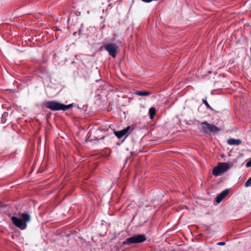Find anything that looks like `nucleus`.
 <instances>
[{"label": "nucleus", "instance_id": "f257e3e1", "mask_svg": "<svg viewBox=\"0 0 251 251\" xmlns=\"http://www.w3.org/2000/svg\"><path fill=\"white\" fill-rule=\"evenodd\" d=\"M45 106L52 111H66L72 107V104L65 105L57 101L51 100L46 102Z\"/></svg>", "mask_w": 251, "mask_h": 251}, {"label": "nucleus", "instance_id": "f03ea898", "mask_svg": "<svg viewBox=\"0 0 251 251\" xmlns=\"http://www.w3.org/2000/svg\"><path fill=\"white\" fill-rule=\"evenodd\" d=\"M22 219L13 216L11 217V220L13 224L17 227L21 229H24L26 227V223L30 220L29 215L23 213L21 215Z\"/></svg>", "mask_w": 251, "mask_h": 251}, {"label": "nucleus", "instance_id": "7ed1b4c3", "mask_svg": "<svg viewBox=\"0 0 251 251\" xmlns=\"http://www.w3.org/2000/svg\"><path fill=\"white\" fill-rule=\"evenodd\" d=\"M230 165L227 163H219L213 168L212 174L215 176H218L227 171L230 168Z\"/></svg>", "mask_w": 251, "mask_h": 251}, {"label": "nucleus", "instance_id": "20e7f679", "mask_svg": "<svg viewBox=\"0 0 251 251\" xmlns=\"http://www.w3.org/2000/svg\"><path fill=\"white\" fill-rule=\"evenodd\" d=\"M202 130L205 133L210 134L212 132H217L220 130V128L215 125L210 124L205 121L201 124Z\"/></svg>", "mask_w": 251, "mask_h": 251}, {"label": "nucleus", "instance_id": "39448f33", "mask_svg": "<svg viewBox=\"0 0 251 251\" xmlns=\"http://www.w3.org/2000/svg\"><path fill=\"white\" fill-rule=\"evenodd\" d=\"M104 49L108 52L112 57H115L119 52L118 46L115 43L106 44L104 46Z\"/></svg>", "mask_w": 251, "mask_h": 251}, {"label": "nucleus", "instance_id": "423d86ee", "mask_svg": "<svg viewBox=\"0 0 251 251\" xmlns=\"http://www.w3.org/2000/svg\"><path fill=\"white\" fill-rule=\"evenodd\" d=\"M146 238L144 235H137L126 239V244L140 243L145 241Z\"/></svg>", "mask_w": 251, "mask_h": 251}, {"label": "nucleus", "instance_id": "0eeeda50", "mask_svg": "<svg viewBox=\"0 0 251 251\" xmlns=\"http://www.w3.org/2000/svg\"><path fill=\"white\" fill-rule=\"evenodd\" d=\"M130 128V126H127L126 128H124L123 130L118 131H115L114 133L115 135L116 136V137L118 139H120L122 138L124 135H125L127 132L128 131L129 129Z\"/></svg>", "mask_w": 251, "mask_h": 251}, {"label": "nucleus", "instance_id": "6e6552de", "mask_svg": "<svg viewBox=\"0 0 251 251\" xmlns=\"http://www.w3.org/2000/svg\"><path fill=\"white\" fill-rule=\"evenodd\" d=\"M228 193V190H225L223 191L221 193L218 195L216 198V201L219 203L227 195Z\"/></svg>", "mask_w": 251, "mask_h": 251}, {"label": "nucleus", "instance_id": "1a4fd4ad", "mask_svg": "<svg viewBox=\"0 0 251 251\" xmlns=\"http://www.w3.org/2000/svg\"><path fill=\"white\" fill-rule=\"evenodd\" d=\"M242 141L240 139H229L227 140V143L230 145H240Z\"/></svg>", "mask_w": 251, "mask_h": 251}, {"label": "nucleus", "instance_id": "9d476101", "mask_svg": "<svg viewBox=\"0 0 251 251\" xmlns=\"http://www.w3.org/2000/svg\"><path fill=\"white\" fill-rule=\"evenodd\" d=\"M151 93L148 91H137L135 94L140 96H147L151 95Z\"/></svg>", "mask_w": 251, "mask_h": 251}, {"label": "nucleus", "instance_id": "9b49d317", "mask_svg": "<svg viewBox=\"0 0 251 251\" xmlns=\"http://www.w3.org/2000/svg\"><path fill=\"white\" fill-rule=\"evenodd\" d=\"M156 114V109L154 107H151L149 109L150 117L152 119Z\"/></svg>", "mask_w": 251, "mask_h": 251}, {"label": "nucleus", "instance_id": "f8f14e48", "mask_svg": "<svg viewBox=\"0 0 251 251\" xmlns=\"http://www.w3.org/2000/svg\"><path fill=\"white\" fill-rule=\"evenodd\" d=\"M202 102L205 105L207 108L211 110H213V108L210 106V105L209 104V103H208L206 100L202 99Z\"/></svg>", "mask_w": 251, "mask_h": 251}, {"label": "nucleus", "instance_id": "ddd939ff", "mask_svg": "<svg viewBox=\"0 0 251 251\" xmlns=\"http://www.w3.org/2000/svg\"><path fill=\"white\" fill-rule=\"evenodd\" d=\"M245 186L247 187L251 186V177L246 181Z\"/></svg>", "mask_w": 251, "mask_h": 251}, {"label": "nucleus", "instance_id": "4468645a", "mask_svg": "<svg viewBox=\"0 0 251 251\" xmlns=\"http://www.w3.org/2000/svg\"><path fill=\"white\" fill-rule=\"evenodd\" d=\"M246 167H251V159L247 161Z\"/></svg>", "mask_w": 251, "mask_h": 251}, {"label": "nucleus", "instance_id": "2eb2a0df", "mask_svg": "<svg viewBox=\"0 0 251 251\" xmlns=\"http://www.w3.org/2000/svg\"><path fill=\"white\" fill-rule=\"evenodd\" d=\"M117 42L119 44H122L123 43V39L117 41Z\"/></svg>", "mask_w": 251, "mask_h": 251}, {"label": "nucleus", "instance_id": "dca6fc26", "mask_svg": "<svg viewBox=\"0 0 251 251\" xmlns=\"http://www.w3.org/2000/svg\"><path fill=\"white\" fill-rule=\"evenodd\" d=\"M218 244L219 245H224L225 244V242H220Z\"/></svg>", "mask_w": 251, "mask_h": 251}, {"label": "nucleus", "instance_id": "f3484780", "mask_svg": "<svg viewBox=\"0 0 251 251\" xmlns=\"http://www.w3.org/2000/svg\"><path fill=\"white\" fill-rule=\"evenodd\" d=\"M79 34H80L81 32V29H79Z\"/></svg>", "mask_w": 251, "mask_h": 251}, {"label": "nucleus", "instance_id": "a211bd4d", "mask_svg": "<svg viewBox=\"0 0 251 251\" xmlns=\"http://www.w3.org/2000/svg\"><path fill=\"white\" fill-rule=\"evenodd\" d=\"M221 157H224V155L223 154H221Z\"/></svg>", "mask_w": 251, "mask_h": 251}]
</instances>
